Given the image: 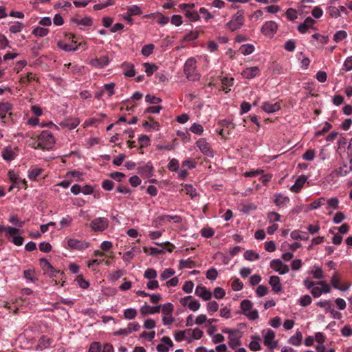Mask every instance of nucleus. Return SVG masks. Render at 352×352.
Segmentation results:
<instances>
[{"label":"nucleus","instance_id":"obj_43","mask_svg":"<svg viewBox=\"0 0 352 352\" xmlns=\"http://www.w3.org/2000/svg\"><path fill=\"white\" fill-rule=\"evenodd\" d=\"M49 32V29L38 26L32 30V34L36 37H44L47 36Z\"/></svg>","mask_w":352,"mask_h":352},{"label":"nucleus","instance_id":"obj_8","mask_svg":"<svg viewBox=\"0 0 352 352\" xmlns=\"http://www.w3.org/2000/svg\"><path fill=\"white\" fill-rule=\"evenodd\" d=\"M67 245L65 248L72 250L82 251L90 246V243L87 241H82L75 238L66 239Z\"/></svg>","mask_w":352,"mask_h":352},{"label":"nucleus","instance_id":"obj_29","mask_svg":"<svg viewBox=\"0 0 352 352\" xmlns=\"http://www.w3.org/2000/svg\"><path fill=\"white\" fill-rule=\"evenodd\" d=\"M53 343V339L48 338L45 336L41 337L38 341L36 346V351H43L49 348Z\"/></svg>","mask_w":352,"mask_h":352},{"label":"nucleus","instance_id":"obj_35","mask_svg":"<svg viewBox=\"0 0 352 352\" xmlns=\"http://www.w3.org/2000/svg\"><path fill=\"white\" fill-rule=\"evenodd\" d=\"M43 171L44 170L42 168L32 167L28 170V177L29 179L35 181Z\"/></svg>","mask_w":352,"mask_h":352},{"label":"nucleus","instance_id":"obj_55","mask_svg":"<svg viewBox=\"0 0 352 352\" xmlns=\"http://www.w3.org/2000/svg\"><path fill=\"white\" fill-rule=\"evenodd\" d=\"M190 336H188V338L192 340H199L204 335V332L199 328H195L193 329H190Z\"/></svg>","mask_w":352,"mask_h":352},{"label":"nucleus","instance_id":"obj_36","mask_svg":"<svg viewBox=\"0 0 352 352\" xmlns=\"http://www.w3.org/2000/svg\"><path fill=\"white\" fill-rule=\"evenodd\" d=\"M142 126L148 131H158L160 128V124L153 120L144 122Z\"/></svg>","mask_w":352,"mask_h":352},{"label":"nucleus","instance_id":"obj_12","mask_svg":"<svg viewBox=\"0 0 352 352\" xmlns=\"http://www.w3.org/2000/svg\"><path fill=\"white\" fill-rule=\"evenodd\" d=\"M173 309V305L170 302H167L162 305V323L164 325H169L173 322L174 318L172 315Z\"/></svg>","mask_w":352,"mask_h":352},{"label":"nucleus","instance_id":"obj_49","mask_svg":"<svg viewBox=\"0 0 352 352\" xmlns=\"http://www.w3.org/2000/svg\"><path fill=\"white\" fill-rule=\"evenodd\" d=\"M24 27L25 25L21 22L14 21L12 25H10L9 31L12 34H16L21 32Z\"/></svg>","mask_w":352,"mask_h":352},{"label":"nucleus","instance_id":"obj_60","mask_svg":"<svg viewBox=\"0 0 352 352\" xmlns=\"http://www.w3.org/2000/svg\"><path fill=\"white\" fill-rule=\"evenodd\" d=\"M76 281L77 282L79 287L83 289H85L89 287V281L86 280L82 274H79L76 276Z\"/></svg>","mask_w":352,"mask_h":352},{"label":"nucleus","instance_id":"obj_18","mask_svg":"<svg viewBox=\"0 0 352 352\" xmlns=\"http://www.w3.org/2000/svg\"><path fill=\"white\" fill-rule=\"evenodd\" d=\"M110 63V60L108 56H103L100 58H95L91 59L88 64L92 66L93 67L97 69H101L106 66H107Z\"/></svg>","mask_w":352,"mask_h":352},{"label":"nucleus","instance_id":"obj_4","mask_svg":"<svg viewBox=\"0 0 352 352\" xmlns=\"http://www.w3.org/2000/svg\"><path fill=\"white\" fill-rule=\"evenodd\" d=\"M222 332L228 334V345L232 349H236L241 344L242 333L240 330L224 328Z\"/></svg>","mask_w":352,"mask_h":352},{"label":"nucleus","instance_id":"obj_40","mask_svg":"<svg viewBox=\"0 0 352 352\" xmlns=\"http://www.w3.org/2000/svg\"><path fill=\"white\" fill-rule=\"evenodd\" d=\"M145 17H148V18L157 17V22L162 25H164L167 24L169 21L168 17L163 15L161 13H157V14L151 13L150 14L146 15Z\"/></svg>","mask_w":352,"mask_h":352},{"label":"nucleus","instance_id":"obj_6","mask_svg":"<svg viewBox=\"0 0 352 352\" xmlns=\"http://www.w3.org/2000/svg\"><path fill=\"white\" fill-rule=\"evenodd\" d=\"M263 338V344L270 350H273L278 346V340H275V332L270 329H266L262 331Z\"/></svg>","mask_w":352,"mask_h":352},{"label":"nucleus","instance_id":"obj_5","mask_svg":"<svg viewBox=\"0 0 352 352\" xmlns=\"http://www.w3.org/2000/svg\"><path fill=\"white\" fill-rule=\"evenodd\" d=\"M252 307V302L248 299L243 300L241 302V314L245 315L250 320H254L258 318V311L253 309Z\"/></svg>","mask_w":352,"mask_h":352},{"label":"nucleus","instance_id":"obj_59","mask_svg":"<svg viewBox=\"0 0 352 352\" xmlns=\"http://www.w3.org/2000/svg\"><path fill=\"white\" fill-rule=\"evenodd\" d=\"M206 309L209 314L212 315L219 309V304L216 301H210L207 303Z\"/></svg>","mask_w":352,"mask_h":352},{"label":"nucleus","instance_id":"obj_32","mask_svg":"<svg viewBox=\"0 0 352 352\" xmlns=\"http://www.w3.org/2000/svg\"><path fill=\"white\" fill-rule=\"evenodd\" d=\"M160 305L151 307L150 305H144L140 307V313L142 315L145 316L147 314H154L160 311Z\"/></svg>","mask_w":352,"mask_h":352},{"label":"nucleus","instance_id":"obj_56","mask_svg":"<svg viewBox=\"0 0 352 352\" xmlns=\"http://www.w3.org/2000/svg\"><path fill=\"white\" fill-rule=\"evenodd\" d=\"M18 233H15L13 235H11L10 239H8L10 240L12 243H14L16 246H21L23 244L24 239L23 236L18 234Z\"/></svg>","mask_w":352,"mask_h":352},{"label":"nucleus","instance_id":"obj_63","mask_svg":"<svg viewBox=\"0 0 352 352\" xmlns=\"http://www.w3.org/2000/svg\"><path fill=\"white\" fill-rule=\"evenodd\" d=\"M199 32L197 30H193L186 34L184 38L183 41L185 42L192 41L197 39L199 36Z\"/></svg>","mask_w":352,"mask_h":352},{"label":"nucleus","instance_id":"obj_34","mask_svg":"<svg viewBox=\"0 0 352 352\" xmlns=\"http://www.w3.org/2000/svg\"><path fill=\"white\" fill-rule=\"evenodd\" d=\"M190 329L177 331L174 334V338L177 342L187 340L188 342H190L191 339L188 338V336H187L190 334Z\"/></svg>","mask_w":352,"mask_h":352},{"label":"nucleus","instance_id":"obj_9","mask_svg":"<svg viewBox=\"0 0 352 352\" xmlns=\"http://www.w3.org/2000/svg\"><path fill=\"white\" fill-rule=\"evenodd\" d=\"M109 221L107 217H96L89 223V227L95 232H102L107 229Z\"/></svg>","mask_w":352,"mask_h":352},{"label":"nucleus","instance_id":"obj_25","mask_svg":"<svg viewBox=\"0 0 352 352\" xmlns=\"http://www.w3.org/2000/svg\"><path fill=\"white\" fill-rule=\"evenodd\" d=\"M316 21L311 17H307L303 23H300L298 26V30L301 34H305L308 32L309 29L314 28V25Z\"/></svg>","mask_w":352,"mask_h":352},{"label":"nucleus","instance_id":"obj_23","mask_svg":"<svg viewBox=\"0 0 352 352\" xmlns=\"http://www.w3.org/2000/svg\"><path fill=\"white\" fill-rule=\"evenodd\" d=\"M331 283L335 289L342 292L348 290L350 287V285L347 283L341 285V278L337 272L333 274L331 279Z\"/></svg>","mask_w":352,"mask_h":352},{"label":"nucleus","instance_id":"obj_52","mask_svg":"<svg viewBox=\"0 0 352 352\" xmlns=\"http://www.w3.org/2000/svg\"><path fill=\"white\" fill-rule=\"evenodd\" d=\"M340 201L337 197H332L327 200V210H336L339 207Z\"/></svg>","mask_w":352,"mask_h":352},{"label":"nucleus","instance_id":"obj_58","mask_svg":"<svg viewBox=\"0 0 352 352\" xmlns=\"http://www.w3.org/2000/svg\"><path fill=\"white\" fill-rule=\"evenodd\" d=\"M291 237L295 240L306 241L308 237L303 234L302 232L298 230H293L290 234Z\"/></svg>","mask_w":352,"mask_h":352},{"label":"nucleus","instance_id":"obj_13","mask_svg":"<svg viewBox=\"0 0 352 352\" xmlns=\"http://www.w3.org/2000/svg\"><path fill=\"white\" fill-rule=\"evenodd\" d=\"M310 292L314 298H319L323 293H330L331 287L326 281L320 280L316 282V285Z\"/></svg>","mask_w":352,"mask_h":352},{"label":"nucleus","instance_id":"obj_26","mask_svg":"<svg viewBox=\"0 0 352 352\" xmlns=\"http://www.w3.org/2000/svg\"><path fill=\"white\" fill-rule=\"evenodd\" d=\"M269 284L274 293L279 294L282 292L283 287L280 283V279L278 276H271L269 280Z\"/></svg>","mask_w":352,"mask_h":352},{"label":"nucleus","instance_id":"obj_50","mask_svg":"<svg viewBox=\"0 0 352 352\" xmlns=\"http://www.w3.org/2000/svg\"><path fill=\"white\" fill-rule=\"evenodd\" d=\"M124 274L122 270H117L109 273L108 279L109 281L115 282L119 280Z\"/></svg>","mask_w":352,"mask_h":352},{"label":"nucleus","instance_id":"obj_37","mask_svg":"<svg viewBox=\"0 0 352 352\" xmlns=\"http://www.w3.org/2000/svg\"><path fill=\"white\" fill-rule=\"evenodd\" d=\"M302 335L300 331H296V333L291 336L288 340V343L294 346H300L302 343Z\"/></svg>","mask_w":352,"mask_h":352},{"label":"nucleus","instance_id":"obj_31","mask_svg":"<svg viewBox=\"0 0 352 352\" xmlns=\"http://www.w3.org/2000/svg\"><path fill=\"white\" fill-rule=\"evenodd\" d=\"M91 2L96 3L94 6V10H100L107 7L113 6L115 4V0H91Z\"/></svg>","mask_w":352,"mask_h":352},{"label":"nucleus","instance_id":"obj_61","mask_svg":"<svg viewBox=\"0 0 352 352\" xmlns=\"http://www.w3.org/2000/svg\"><path fill=\"white\" fill-rule=\"evenodd\" d=\"M155 49V45L153 44H148L145 45L142 47L141 53L144 56H149L153 54V50Z\"/></svg>","mask_w":352,"mask_h":352},{"label":"nucleus","instance_id":"obj_7","mask_svg":"<svg viewBox=\"0 0 352 352\" xmlns=\"http://www.w3.org/2000/svg\"><path fill=\"white\" fill-rule=\"evenodd\" d=\"M244 23L243 12L239 10L234 14L231 19L226 23V28L234 32L240 29Z\"/></svg>","mask_w":352,"mask_h":352},{"label":"nucleus","instance_id":"obj_38","mask_svg":"<svg viewBox=\"0 0 352 352\" xmlns=\"http://www.w3.org/2000/svg\"><path fill=\"white\" fill-rule=\"evenodd\" d=\"M3 232H5L6 237L7 239H10L11 235L19 232V229L12 226L5 227L3 226L0 225V233H2Z\"/></svg>","mask_w":352,"mask_h":352},{"label":"nucleus","instance_id":"obj_48","mask_svg":"<svg viewBox=\"0 0 352 352\" xmlns=\"http://www.w3.org/2000/svg\"><path fill=\"white\" fill-rule=\"evenodd\" d=\"M15 157V153L10 148H5L2 151V157L6 161H12Z\"/></svg>","mask_w":352,"mask_h":352},{"label":"nucleus","instance_id":"obj_27","mask_svg":"<svg viewBox=\"0 0 352 352\" xmlns=\"http://www.w3.org/2000/svg\"><path fill=\"white\" fill-rule=\"evenodd\" d=\"M13 105L10 102H2L0 103V118L4 119L8 114L10 117L12 116V110Z\"/></svg>","mask_w":352,"mask_h":352},{"label":"nucleus","instance_id":"obj_17","mask_svg":"<svg viewBox=\"0 0 352 352\" xmlns=\"http://www.w3.org/2000/svg\"><path fill=\"white\" fill-rule=\"evenodd\" d=\"M197 146L201 151V152L208 157L213 156L212 149L208 142L204 138L199 139L196 142Z\"/></svg>","mask_w":352,"mask_h":352},{"label":"nucleus","instance_id":"obj_19","mask_svg":"<svg viewBox=\"0 0 352 352\" xmlns=\"http://www.w3.org/2000/svg\"><path fill=\"white\" fill-rule=\"evenodd\" d=\"M289 201V197L283 193L279 192L274 195V203L279 208L287 207Z\"/></svg>","mask_w":352,"mask_h":352},{"label":"nucleus","instance_id":"obj_11","mask_svg":"<svg viewBox=\"0 0 352 352\" xmlns=\"http://www.w3.org/2000/svg\"><path fill=\"white\" fill-rule=\"evenodd\" d=\"M179 303L183 307L188 308L193 312L198 311L201 307L199 301L192 296H187L180 298Z\"/></svg>","mask_w":352,"mask_h":352},{"label":"nucleus","instance_id":"obj_15","mask_svg":"<svg viewBox=\"0 0 352 352\" xmlns=\"http://www.w3.org/2000/svg\"><path fill=\"white\" fill-rule=\"evenodd\" d=\"M278 30V25L276 22L270 21L265 22L262 28L261 32L265 36L272 38L276 33Z\"/></svg>","mask_w":352,"mask_h":352},{"label":"nucleus","instance_id":"obj_16","mask_svg":"<svg viewBox=\"0 0 352 352\" xmlns=\"http://www.w3.org/2000/svg\"><path fill=\"white\" fill-rule=\"evenodd\" d=\"M270 267L280 275L285 274L289 271L288 265L280 259H273L271 261Z\"/></svg>","mask_w":352,"mask_h":352},{"label":"nucleus","instance_id":"obj_3","mask_svg":"<svg viewBox=\"0 0 352 352\" xmlns=\"http://www.w3.org/2000/svg\"><path fill=\"white\" fill-rule=\"evenodd\" d=\"M184 74L188 80L197 81L200 75L197 71V60L195 58H189L184 64Z\"/></svg>","mask_w":352,"mask_h":352},{"label":"nucleus","instance_id":"obj_46","mask_svg":"<svg viewBox=\"0 0 352 352\" xmlns=\"http://www.w3.org/2000/svg\"><path fill=\"white\" fill-rule=\"evenodd\" d=\"M311 274L316 279L321 280L324 278V273L320 267L314 266L311 270Z\"/></svg>","mask_w":352,"mask_h":352},{"label":"nucleus","instance_id":"obj_45","mask_svg":"<svg viewBox=\"0 0 352 352\" xmlns=\"http://www.w3.org/2000/svg\"><path fill=\"white\" fill-rule=\"evenodd\" d=\"M243 257L245 260L249 261H254L259 259L260 255L258 253L256 252L254 250H247L243 254Z\"/></svg>","mask_w":352,"mask_h":352},{"label":"nucleus","instance_id":"obj_14","mask_svg":"<svg viewBox=\"0 0 352 352\" xmlns=\"http://www.w3.org/2000/svg\"><path fill=\"white\" fill-rule=\"evenodd\" d=\"M9 180L14 184V186L18 188H27V182L25 179H21L19 174L14 170H9L8 173Z\"/></svg>","mask_w":352,"mask_h":352},{"label":"nucleus","instance_id":"obj_64","mask_svg":"<svg viewBox=\"0 0 352 352\" xmlns=\"http://www.w3.org/2000/svg\"><path fill=\"white\" fill-rule=\"evenodd\" d=\"M190 131L195 134L200 135L204 132V127L201 124L195 122L191 125Z\"/></svg>","mask_w":352,"mask_h":352},{"label":"nucleus","instance_id":"obj_2","mask_svg":"<svg viewBox=\"0 0 352 352\" xmlns=\"http://www.w3.org/2000/svg\"><path fill=\"white\" fill-rule=\"evenodd\" d=\"M55 138L49 131H43L38 136L37 140L33 144L32 147L42 150H50L55 144Z\"/></svg>","mask_w":352,"mask_h":352},{"label":"nucleus","instance_id":"obj_33","mask_svg":"<svg viewBox=\"0 0 352 352\" xmlns=\"http://www.w3.org/2000/svg\"><path fill=\"white\" fill-rule=\"evenodd\" d=\"M40 265L43 269V270L50 274V276H52L54 272H59V271H56L54 267L50 263V262L45 258H41L39 260Z\"/></svg>","mask_w":352,"mask_h":352},{"label":"nucleus","instance_id":"obj_22","mask_svg":"<svg viewBox=\"0 0 352 352\" xmlns=\"http://www.w3.org/2000/svg\"><path fill=\"white\" fill-rule=\"evenodd\" d=\"M261 108L267 113H273L278 111L280 109V102L278 101L274 103H272L269 101H266L263 102Z\"/></svg>","mask_w":352,"mask_h":352},{"label":"nucleus","instance_id":"obj_39","mask_svg":"<svg viewBox=\"0 0 352 352\" xmlns=\"http://www.w3.org/2000/svg\"><path fill=\"white\" fill-rule=\"evenodd\" d=\"M122 67L124 70V74L127 77H133L135 75V71L134 69V65L131 63H124L122 65Z\"/></svg>","mask_w":352,"mask_h":352},{"label":"nucleus","instance_id":"obj_44","mask_svg":"<svg viewBox=\"0 0 352 352\" xmlns=\"http://www.w3.org/2000/svg\"><path fill=\"white\" fill-rule=\"evenodd\" d=\"M142 65L148 76H152L158 69V67L155 63H144Z\"/></svg>","mask_w":352,"mask_h":352},{"label":"nucleus","instance_id":"obj_47","mask_svg":"<svg viewBox=\"0 0 352 352\" xmlns=\"http://www.w3.org/2000/svg\"><path fill=\"white\" fill-rule=\"evenodd\" d=\"M162 220H164L165 223L173 221L175 223H180L182 221V218L179 215H170V214H163Z\"/></svg>","mask_w":352,"mask_h":352},{"label":"nucleus","instance_id":"obj_28","mask_svg":"<svg viewBox=\"0 0 352 352\" xmlns=\"http://www.w3.org/2000/svg\"><path fill=\"white\" fill-rule=\"evenodd\" d=\"M80 124V120L77 118H68L59 123L62 127L72 130L76 128Z\"/></svg>","mask_w":352,"mask_h":352},{"label":"nucleus","instance_id":"obj_62","mask_svg":"<svg viewBox=\"0 0 352 352\" xmlns=\"http://www.w3.org/2000/svg\"><path fill=\"white\" fill-rule=\"evenodd\" d=\"M157 276V271L153 268H148L144 273V278L148 280L155 279Z\"/></svg>","mask_w":352,"mask_h":352},{"label":"nucleus","instance_id":"obj_41","mask_svg":"<svg viewBox=\"0 0 352 352\" xmlns=\"http://www.w3.org/2000/svg\"><path fill=\"white\" fill-rule=\"evenodd\" d=\"M254 50V45L250 43L243 44L239 49V52L244 56L252 54Z\"/></svg>","mask_w":352,"mask_h":352},{"label":"nucleus","instance_id":"obj_54","mask_svg":"<svg viewBox=\"0 0 352 352\" xmlns=\"http://www.w3.org/2000/svg\"><path fill=\"white\" fill-rule=\"evenodd\" d=\"M316 305L317 306L324 309L328 313H329L331 310L333 308V305L330 300H328L318 301Z\"/></svg>","mask_w":352,"mask_h":352},{"label":"nucleus","instance_id":"obj_1","mask_svg":"<svg viewBox=\"0 0 352 352\" xmlns=\"http://www.w3.org/2000/svg\"><path fill=\"white\" fill-rule=\"evenodd\" d=\"M58 47L65 52H74L80 48L87 49V45L85 42L78 43L76 36L72 34L65 35V39L59 41L57 43Z\"/></svg>","mask_w":352,"mask_h":352},{"label":"nucleus","instance_id":"obj_51","mask_svg":"<svg viewBox=\"0 0 352 352\" xmlns=\"http://www.w3.org/2000/svg\"><path fill=\"white\" fill-rule=\"evenodd\" d=\"M138 311L135 308H128L124 310L123 316L126 320H133L136 318Z\"/></svg>","mask_w":352,"mask_h":352},{"label":"nucleus","instance_id":"obj_24","mask_svg":"<svg viewBox=\"0 0 352 352\" xmlns=\"http://www.w3.org/2000/svg\"><path fill=\"white\" fill-rule=\"evenodd\" d=\"M260 74V69L257 66L246 67L241 72V76L245 79H252Z\"/></svg>","mask_w":352,"mask_h":352},{"label":"nucleus","instance_id":"obj_30","mask_svg":"<svg viewBox=\"0 0 352 352\" xmlns=\"http://www.w3.org/2000/svg\"><path fill=\"white\" fill-rule=\"evenodd\" d=\"M153 166L151 162H148L138 168V173L145 178H149L153 175Z\"/></svg>","mask_w":352,"mask_h":352},{"label":"nucleus","instance_id":"obj_53","mask_svg":"<svg viewBox=\"0 0 352 352\" xmlns=\"http://www.w3.org/2000/svg\"><path fill=\"white\" fill-rule=\"evenodd\" d=\"M126 12L129 14V15L132 16H137L140 15L142 13V11L140 6L137 5H132L130 6H127L126 8Z\"/></svg>","mask_w":352,"mask_h":352},{"label":"nucleus","instance_id":"obj_21","mask_svg":"<svg viewBox=\"0 0 352 352\" xmlns=\"http://www.w3.org/2000/svg\"><path fill=\"white\" fill-rule=\"evenodd\" d=\"M195 294L197 297L205 301L210 300L212 297V292L202 285H197L196 287Z\"/></svg>","mask_w":352,"mask_h":352},{"label":"nucleus","instance_id":"obj_10","mask_svg":"<svg viewBox=\"0 0 352 352\" xmlns=\"http://www.w3.org/2000/svg\"><path fill=\"white\" fill-rule=\"evenodd\" d=\"M71 23L77 25L80 30H85L93 25V19L90 16L76 15L70 19Z\"/></svg>","mask_w":352,"mask_h":352},{"label":"nucleus","instance_id":"obj_42","mask_svg":"<svg viewBox=\"0 0 352 352\" xmlns=\"http://www.w3.org/2000/svg\"><path fill=\"white\" fill-rule=\"evenodd\" d=\"M260 338L257 336H252L251 341L248 345L249 349L252 351H257L261 349Z\"/></svg>","mask_w":352,"mask_h":352},{"label":"nucleus","instance_id":"obj_57","mask_svg":"<svg viewBox=\"0 0 352 352\" xmlns=\"http://www.w3.org/2000/svg\"><path fill=\"white\" fill-rule=\"evenodd\" d=\"M175 274V271L173 268H166L161 272L160 278L162 280H165L173 276Z\"/></svg>","mask_w":352,"mask_h":352},{"label":"nucleus","instance_id":"obj_20","mask_svg":"<svg viewBox=\"0 0 352 352\" xmlns=\"http://www.w3.org/2000/svg\"><path fill=\"white\" fill-rule=\"evenodd\" d=\"M308 177L305 175H300L290 188L289 190L294 193H299L307 183Z\"/></svg>","mask_w":352,"mask_h":352}]
</instances>
